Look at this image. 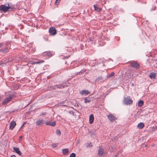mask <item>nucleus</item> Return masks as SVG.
Wrapping results in <instances>:
<instances>
[{
  "label": "nucleus",
  "instance_id": "1",
  "mask_svg": "<svg viewBox=\"0 0 157 157\" xmlns=\"http://www.w3.org/2000/svg\"><path fill=\"white\" fill-rule=\"evenodd\" d=\"M48 119L47 117L43 118H40L38 119L36 121V123L37 125L42 126V124L45 123L46 121Z\"/></svg>",
  "mask_w": 157,
  "mask_h": 157
},
{
  "label": "nucleus",
  "instance_id": "2",
  "mask_svg": "<svg viewBox=\"0 0 157 157\" xmlns=\"http://www.w3.org/2000/svg\"><path fill=\"white\" fill-rule=\"evenodd\" d=\"M132 101L130 98L129 96L124 98L123 100V103L126 105H129L132 103Z\"/></svg>",
  "mask_w": 157,
  "mask_h": 157
},
{
  "label": "nucleus",
  "instance_id": "3",
  "mask_svg": "<svg viewBox=\"0 0 157 157\" xmlns=\"http://www.w3.org/2000/svg\"><path fill=\"white\" fill-rule=\"evenodd\" d=\"M10 9L9 5L6 6L5 5H2L0 6V10L3 11L4 12H6L9 9Z\"/></svg>",
  "mask_w": 157,
  "mask_h": 157
},
{
  "label": "nucleus",
  "instance_id": "4",
  "mask_svg": "<svg viewBox=\"0 0 157 157\" xmlns=\"http://www.w3.org/2000/svg\"><path fill=\"white\" fill-rule=\"evenodd\" d=\"M13 98V96L11 95H10L8 97L6 98L4 101H3L2 104L4 105L7 103L8 102L10 101Z\"/></svg>",
  "mask_w": 157,
  "mask_h": 157
},
{
  "label": "nucleus",
  "instance_id": "5",
  "mask_svg": "<svg viewBox=\"0 0 157 157\" xmlns=\"http://www.w3.org/2000/svg\"><path fill=\"white\" fill-rule=\"evenodd\" d=\"M49 32L50 34L53 36L55 35L56 33V29L54 28H51L49 30Z\"/></svg>",
  "mask_w": 157,
  "mask_h": 157
},
{
  "label": "nucleus",
  "instance_id": "6",
  "mask_svg": "<svg viewBox=\"0 0 157 157\" xmlns=\"http://www.w3.org/2000/svg\"><path fill=\"white\" fill-rule=\"evenodd\" d=\"M106 153L104 151L103 148L100 147L98 150V155L101 156L104 154H105Z\"/></svg>",
  "mask_w": 157,
  "mask_h": 157
},
{
  "label": "nucleus",
  "instance_id": "7",
  "mask_svg": "<svg viewBox=\"0 0 157 157\" xmlns=\"http://www.w3.org/2000/svg\"><path fill=\"white\" fill-rule=\"evenodd\" d=\"M47 120L46 122V124L47 125H50L52 126H54L56 124V122H49V118H48V119H47Z\"/></svg>",
  "mask_w": 157,
  "mask_h": 157
},
{
  "label": "nucleus",
  "instance_id": "8",
  "mask_svg": "<svg viewBox=\"0 0 157 157\" xmlns=\"http://www.w3.org/2000/svg\"><path fill=\"white\" fill-rule=\"evenodd\" d=\"M108 119L112 122L113 121L116 119L115 117L112 114H109L107 115Z\"/></svg>",
  "mask_w": 157,
  "mask_h": 157
},
{
  "label": "nucleus",
  "instance_id": "9",
  "mask_svg": "<svg viewBox=\"0 0 157 157\" xmlns=\"http://www.w3.org/2000/svg\"><path fill=\"white\" fill-rule=\"evenodd\" d=\"M16 124L15 121H11L9 127L10 129L13 130L16 126Z\"/></svg>",
  "mask_w": 157,
  "mask_h": 157
},
{
  "label": "nucleus",
  "instance_id": "10",
  "mask_svg": "<svg viewBox=\"0 0 157 157\" xmlns=\"http://www.w3.org/2000/svg\"><path fill=\"white\" fill-rule=\"evenodd\" d=\"M105 80L103 79L102 76H100L98 77V78L95 80V82L98 83L99 82H101Z\"/></svg>",
  "mask_w": 157,
  "mask_h": 157
},
{
  "label": "nucleus",
  "instance_id": "11",
  "mask_svg": "<svg viewBox=\"0 0 157 157\" xmlns=\"http://www.w3.org/2000/svg\"><path fill=\"white\" fill-rule=\"evenodd\" d=\"M132 66L136 67V68H138L139 67V64L135 62H133L131 63Z\"/></svg>",
  "mask_w": 157,
  "mask_h": 157
},
{
  "label": "nucleus",
  "instance_id": "12",
  "mask_svg": "<svg viewBox=\"0 0 157 157\" xmlns=\"http://www.w3.org/2000/svg\"><path fill=\"white\" fill-rule=\"evenodd\" d=\"M90 93L89 91L87 90H82L80 92V94L82 95H87Z\"/></svg>",
  "mask_w": 157,
  "mask_h": 157
},
{
  "label": "nucleus",
  "instance_id": "13",
  "mask_svg": "<svg viewBox=\"0 0 157 157\" xmlns=\"http://www.w3.org/2000/svg\"><path fill=\"white\" fill-rule=\"evenodd\" d=\"M144 126V124L143 123L140 122L138 124L137 127L138 128L140 129L142 128Z\"/></svg>",
  "mask_w": 157,
  "mask_h": 157
},
{
  "label": "nucleus",
  "instance_id": "14",
  "mask_svg": "<svg viewBox=\"0 0 157 157\" xmlns=\"http://www.w3.org/2000/svg\"><path fill=\"white\" fill-rule=\"evenodd\" d=\"M65 86L62 85H56L53 86V89H55L56 88H58L59 89H62Z\"/></svg>",
  "mask_w": 157,
  "mask_h": 157
},
{
  "label": "nucleus",
  "instance_id": "15",
  "mask_svg": "<svg viewBox=\"0 0 157 157\" xmlns=\"http://www.w3.org/2000/svg\"><path fill=\"white\" fill-rule=\"evenodd\" d=\"M94 120V117L93 114H91L89 117V122L90 124H92Z\"/></svg>",
  "mask_w": 157,
  "mask_h": 157
},
{
  "label": "nucleus",
  "instance_id": "16",
  "mask_svg": "<svg viewBox=\"0 0 157 157\" xmlns=\"http://www.w3.org/2000/svg\"><path fill=\"white\" fill-rule=\"evenodd\" d=\"M14 151L19 155H21V152L18 148L13 147Z\"/></svg>",
  "mask_w": 157,
  "mask_h": 157
},
{
  "label": "nucleus",
  "instance_id": "17",
  "mask_svg": "<svg viewBox=\"0 0 157 157\" xmlns=\"http://www.w3.org/2000/svg\"><path fill=\"white\" fill-rule=\"evenodd\" d=\"M156 73L154 72L151 73L149 75V77L151 78H155V77Z\"/></svg>",
  "mask_w": 157,
  "mask_h": 157
},
{
  "label": "nucleus",
  "instance_id": "18",
  "mask_svg": "<svg viewBox=\"0 0 157 157\" xmlns=\"http://www.w3.org/2000/svg\"><path fill=\"white\" fill-rule=\"evenodd\" d=\"M62 152L64 155H65L69 152V150L68 149H62Z\"/></svg>",
  "mask_w": 157,
  "mask_h": 157
},
{
  "label": "nucleus",
  "instance_id": "19",
  "mask_svg": "<svg viewBox=\"0 0 157 157\" xmlns=\"http://www.w3.org/2000/svg\"><path fill=\"white\" fill-rule=\"evenodd\" d=\"M44 55H46L48 56V57H51L52 56V54L50 52H47L44 53Z\"/></svg>",
  "mask_w": 157,
  "mask_h": 157
},
{
  "label": "nucleus",
  "instance_id": "20",
  "mask_svg": "<svg viewBox=\"0 0 157 157\" xmlns=\"http://www.w3.org/2000/svg\"><path fill=\"white\" fill-rule=\"evenodd\" d=\"M144 104V101L142 100H140L138 102V106L140 107L142 106Z\"/></svg>",
  "mask_w": 157,
  "mask_h": 157
},
{
  "label": "nucleus",
  "instance_id": "21",
  "mask_svg": "<svg viewBox=\"0 0 157 157\" xmlns=\"http://www.w3.org/2000/svg\"><path fill=\"white\" fill-rule=\"evenodd\" d=\"M94 8L95 10L97 11L98 12H99L101 10V9L100 8L98 7L97 6V5H94Z\"/></svg>",
  "mask_w": 157,
  "mask_h": 157
},
{
  "label": "nucleus",
  "instance_id": "22",
  "mask_svg": "<svg viewBox=\"0 0 157 157\" xmlns=\"http://www.w3.org/2000/svg\"><path fill=\"white\" fill-rule=\"evenodd\" d=\"M8 48H2L1 50V51L4 53H6L8 52Z\"/></svg>",
  "mask_w": 157,
  "mask_h": 157
},
{
  "label": "nucleus",
  "instance_id": "23",
  "mask_svg": "<svg viewBox=\"0 0 157 157\" xmlns=\"http://www.w3.org/2000/svg\"><path fill=\"white\" fill-rule=\"evenodd\" d=\"M114 73L112 72L107 77L108 78H111L114 75Z\"/></svg>",
  "mask_w": 157,
  "mask_h": 157
},
{
  "label": "nucleus",
  "instance_id": "24",
  "mask_svg": "<svg viewBox=\"0 0 157 157\" xmlns=\"http://www.w3.org/2000/svg\"><path fill=\"white\" fill-rule=\"evenodd\" d=\"M56 134L58 135H60L61 134V132L60 130L59 129H57L56 130Z\"/></svg>",
  "mask_w": 157,
  "mask_h": 157
},
{
  "label": "nucleus",
  "instance_id": "25",
  "mask_svg": "<svg viewBox=\"0 0 157 157\" xmlns=\"http://www.w3.org/2000/svg\"><path fill=\"white\" fill-rule=\"evenodd\" d=\"M90 100L89 99H87L86 98H85L84 102L85 103H89L90 102Z\"/></svg>",
  "mask_w": 157,
  "mask_h": 157
},
{
  "label": "nucleus",
  "instance_id": "26",
  "mask_svg": "<svg viewBox=\"0 0 157 157\" xmlns=\"http://www.w3.org/2000/svg\"><path fill=\"white\" fill-rule=\"evenodd\" d=\"M127 77L128 78H131V75L129 72L127 73Z\"/></svg>",
  "mask_w": 157,
  "mask_h": 157
},
{
  "label": "nucleus",
  "instance_id": "27",
  "mask_svg": "<svg viewBox=\"0 0 157 157\" xmlns=\"http://www.w3.org/2000/svg\"><path fill=\"white\" fill-rule=\"evenodd\" d=\"M61 0H56L55 2V4L56 5H58L60 2Z\"/></svg>",
  "mask_w": 157,
  "mask_h": 157
},
{
  "label": "nucleus",
  "instance_id": "28",
  "mask_svg": "<svg viewBox=\"0 0 157 157\" xmlns=\"http://www.w3.org/2000/svg\"><path fill=\"white\" fill-rule=\"evenodd\" d=\"M75 157V154L74 153H71L70 156V157Z\"/></svg>",
  "mask_w": 157,
  "mask_h": 157
},
{
  "label": "nucleus",
  "instance_id": "29",
  "mask_svg": "<svg viewBox=\"0 0 157 157\" xmlns=\"http://www.w3.org/2000/svg\"><path fill=\"white\" fill-rule=\"evenodd\" d=\"M44 62L43 61H38V62H35L34 63V64H39V63H43V62Z\"/></svg>",
  "mask_w": 157,
  "mask_h": 157
},
{
  "label": "nucleus",
  "instance_id": "30",
  "mask_svg": "<svg viewBox=\"0 0 157 157\" xmlns=\"http://www.w3.org/2000/svg\"><path fill=\"white\" fill-rule=\"evenodd\" d=\"M92 145L91 144V143L88 144H87V146H86L87 147H90V146H92Z\"/></svg>",
  "mask_w": 157,
  "mask_h": 157
},
{
  "label": "nucleus",
  "instance_id": "31",
  "mask_svg": "<svg viewBox=\"0 0 157 157\" xmlns=\"http://www.w3.org/2000/svg\"><path fill=\"white\" fill-rule=\"evenodd\" d=\"M22 136H21L20 137L19 139V140L20 141L21 140H22Z\"/></svg>",
  "mask_w": 157,
  "mask_h": 157
},
{
  "label": "nucleus",
  "instance_id": "32",
  "mask_svg": "<svg viewBox=\"0 0 157 157\" xmlns=\"http://www.w3.org/2000/svg\"><path fill=\"white\" fill-rule=\"evenodd\" d=\"M52 146L53 147H55L56 146V145L55 144H53L52 145Z\"/></svg>",
  "mask_w": 157,
  "mask_h": 157
},
{
  "label": "nucleus",
  "instance_id": "33",
  "mask_svg": "<svg viewBox=\"0 0 157 157\" xmlns=\"http://www.w3.org/2000/svg\"><path fill=\"white\" fill-rule=\"evenodd\" d=\"M3 45V44H0V48L2 47Z\"/></svg>",
  "mask_w": 157,
  "mask_h": 157
},
{
  "label": "nucleus",
  "instance_id": "34",
  "mask_svg": "<svg viewBox=\"0 0 157 157\" xmlns=\"http://www.w3.org/2000/svg\"><path fill=\"white\" fill-rule=\"evenodd\" d=\"M10 157H16L15 155H12Z\"/></svg>",
  "mask_w": 157,
  "mask_h": 157
},
{
  "label": "nucleus",
  "instance_id": "35",
  "mask_svg": "<svg viewBox=\"0 0 157 157\" xmlns=\"http://www.w3.org/2000/svg\"><path fill=\"white\" fill-rule=\"evenodd\" d=\"M25 124H23L22 125V126H21V128Z\"/></svg>",
  "mask_w": 157,
  "mask_h": 157
},
{
  "label": "nucleus",
  "instance_id": "36",
  "mask_svg": "<svg viewBox=\"0 0 157 157\" xmlns=\"http://www.w3.org/2000/svg\"><path fill=\"white\" fill-rule=\"evenodd\" d=\"M146 146V145L144 144V145H143V147H145Z\"/></svg>",
  "mask_w": 157,
  "mask_h": 157
},
{
  "label": "nucleus",
  "instance_id": "37",
  "mask_svg": "<svg viewBox=\"0 0 157 157\" xmlns=\"http://www.w3.org/2000/svg\"><path fill=\"white\" fill-rule=\"evenodd\" d=\"M146 146V145L144 144V145H143V147H145Z\"/></svg>",
  "mask_w": 157,
  "mask_h": 157
},
{
  "label": "nucleus",
  "instance_id": "38",
  "mask_svg": "<svg viewBox=\"0 0 157 157\" xmlns=\"http://www.w3.org/2000/svg\"><path fill=\"white\" fill-rule=\"evenodd\" d=\"M77 143H79V141L78 140L77 141Z\"/></svg>",
  "mask_w": 157,
  "mask_h": 157
}]
</instances>
